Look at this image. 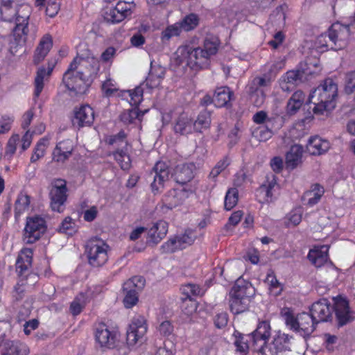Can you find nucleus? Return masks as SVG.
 <instances>
[{"label":"nucleus","mask_w":355,"mask_h":355,"mask_svg":"<svg viewBox=\"0 0 355 355\" xmlns=\"http://www.w3.org/2000/svg\"><path fill=\"white\" fill-rule=\"evenodd\" d=\"M88 61L81 57H76L70 64L68 69L64 73L62 82L65 87L75 94H83L87 90L89 83V78L97 73L99 69V62L96 59H92L91 69L84 71L82 67H87Z\"/></svg>","instance_id":"nucleus-1"},{"label":"nucleus","mask_w":355,"mask_h":355,"mask_svg":"<svg viewBox=\"0 0 355 355\" xmlns=\"http://www.w3.org/2000/svg\"><path fill=\"white\" fill-rule=\"evenodd\" d=\"M338 94L337 85L332 79L328 78L324 83L315 88L309 95V102L313 106L315 114H324L336 107V98ZM311 108V107H310Z\"/></svg>","instance_id":"nucleus-2"},{"label":"nucleus","mask_w":355,"mask_h":355,"mask_svg":"<svg viewBox=\"0 0 355 355\" xmlns=\"http://www.w3.org/2000/svg\"><path fill=\"white\" fill-rule=\"evenodd\" d=\"M12 0H2L1 15L6 21H15V27L13 30L14 36L19 42H25L28 33V19L30 8L27 5L21 6L19 10L12 6Z\"/></svg>","instance_id":"nucleus-3"},{"label":"nucleus","mask_w":355,"mask_h":355,"mask_svg":"<svg viewBox=\"0 0 355 355\" xmlns=\"http://www.w3.org/2000/svg\"><path fill=\"white\" fill-rule=\"evenodd\" d=\"M350 35L349 26L340 23L333 24L327 33L320 35L315 46L321 52L329 49L337 51L344 48Z\"/></svg>","instance_id":"nucleus-4"},{"label":"nucleus","mask_w":355,"mask_h":355,"mask_svg":"<svg viewBox=\"0 0 355 355\" xmlns=\"http://www.w3.org/2000/svg\"><path fill=\"white\" fill-rule=\"evenodd\" d=\"M175 60L178 64H185L193 70L207 68L210 60L201 47L191 45L180 46L175 52Z\"/></svg>","instance_id":"nucleus-5"},{"label":"nucleus","mask_w":355,"mask_h":355,"mask_svg":"<svg viewBox=\"0 0 355 355\" xmlns=\"http://www.w3.org/2000/svg\"><path fill=\"white\" fill-rule=\"evenodd\" d=\"M128 92L130 96V105L135 107L125 110L119 116L120 121L125 125L136 123L137 121H141L144 114L147 112L146 110L141 112L137 107L143 100V88L138 86L133 90H129Z\"/></svg>","instance_id":"nucleus-6"},{"label":"nucleus","mask_w":355,"mask_h":355,"mask_svg":"<svg viewBox=\"0 0 355 355\" xmlns=\"http://www.w3.org/2000/svg\"><path fill=\"white\" fill-rule=\"evenodd\" d=\"M49 189V197L51 209L59 213L62 212L68 197L66 180L61 178L53 180Z\"/></svg>","instance_id":"nucleus-7"},{"label":"nucleus","mask_w":355,"mask_h":355,"mask_svg":"<svg viewBox=\"0 0 355 355\" xmlns=\"http://www.w3.org/2000/svg\"><path fill=\"white\" fill-rule=\"evenodd\" d=\"M108 248L102 240L94 239L89 241L85 250L89 263L93 267L103 266L108 259Z\"/></svg>","instance_id":"nucleus-8"},{"label":"nucleus","mask_w":355,"mask_h":355,"mask_svg":"<svg viewBox=\"0 0 355 355\" xmlns=\"http://www.w3.org/2000/svg\"><path fill=\"white\" fill-rule=\"evenodd\" d=\"M145 283L146 280L142 276H135L123 284V304L125 308H132L137 303L138 294L144 288Z\"/></svg>","instance_id":"nucleus-9"},{"label":"nucleus","mask_w":355,"mask_h":355,"mask_svg":"<svg viewBox=\"0 0 355 355\" xmlns=\"http://www.w3.org/2000/svg\"><path fill=\"white\" fill-rule=\"evenodd\" d=\"M46 229L44 219L35 216L27 218L26 227L24 231V241L31 244L39 240Z\"/></svg>","instance_id":"nucleus-10"},{"label":"nucleus","mask_w":355,"mask_h":355,"mask_svg":"<svg viewBox=\"0 0 355 355\" xmlns=\"http://www.w3.org/2000/svg\"><path fill=\"white\" fill-rule=\"evenodd\" d=\"M196 236L191 231H186L184 234L177 235L169 239L160 248L162 253H173L191 245L195 241Z\"/></svg>","instance_id":"nucleus-11"},{"label":"nucleus","mask_w":355,"mask_h":355,"mask_svg":"<svg viewBox=\"0 0 355 355\" xmlns=\"http://www.w3.org/2000/svg\"><path fill=\"white\" fill-rule=\"evenodd\" d=\"M333 311L338 327H343L355 319L354 312L350 309L349 302L346 299L342 297L335 299Z\"/></svg>","instance_id":"nucleus-12"},{"label":"nucleus","mask_w":355,"mask_h":355,"mask_svg":"<svg viewBox=\"0 0 355 355\" xmlns=\"http://www.w3.org/2000/svg\"><path fill=\"white\" fill-rule=\"evenodd\" d=\"M171 172L168 165L163 162H157L151 175H153V181L150 184L152 191L156 194L160 193L164 188V182L168 180Z\"/></svg>","instance_id":"nucleus-13"},{"label":"nucleus","mask_w":355,"mask_h":355,"mask_svg":"<svg viewBox=\"0 0 355 355\" xmlns=\"http://www.w3.org/2000/svg\"><path fill=\"white\" fill-rule=\"evenodd\" d=\"M147 331V325L144 317L139 315L134 318L127 331L126 340L130 346L135 345L141 340Z\"/></svg>","instance_id":"nucleus-14"},{"label":"nucleus","mask_w":355,"mask_h":355,"mask_svg":"<svg viewBox=\"0 0 355 355\" xmlns=\"http://www.w3.org/2000/svg\"><path fill=\"white\" fill-rule=\"evenodd\" d=\"M309 311L318 323L331 321L332 319L333 306L326 298L320 299L313 303Z\"/></svg>","instance_id":"nucleus-15"},{"label":"nucleus","mask_w":355,"mask_h":355,"mask_svg":"<svg viewBox=\"0 0 355 355\" xmlns=\"http://www.w3.org/2000/svg\"><path fill=\"white\" fill-rule=\"evenodd\" d=\"M117 332L110 330L105 323H100L95 329V340L101 347L112 349L115 347Z\"/></svg>","instance_id":"nucleus-16"},{"label":"nucleus","mask_w":355,"mask_h":355,"mask_svg":"<svg viewBox=\"0 0 355 355\" xmlns=\"http://www.w3.org/2000/svg\"><path fill=\"white\" fill-rule=\"evenodd\" d=\"M73 118L72 123L78 128L90 126L94 120V111L88 105H81L76 107L73 110Z\"/></svg>","instance_id":"nucleus-17"},{"label":"nucleus","mask_w":355,"mask_h":355,"mask_svg":"<svg viewBox=\"0 0 355 355\" xmlns=\"http://www.w3.org/2000/svg\"><path fill=\"white\" fill-rule=\"evenodd\" d=\"M270 325L268 322L261 321L258 324L257 329L251 334L254 345L259 341L263 342L259 349H254L259 354L262 355L265 354V347L270 337Z\"/></svg>","instance_id":"nucleus-18"},{"label":"nucleus","mask_w":355,"mask_h":355,"mask_svg":"<svg viewBox=\"0 0 355 355\" xmlns=\"http://www.w3.org/2000/svg\"><path fill=\"white\" fill-rule=\"evenodd\" d=\"M293 337L288 334L279 331L273 338L269 345V351L271 355L279 354L290 350L291 340Z\"/></svg>","instance_id":"nucleus-19"},{"label":"nucleus","mask_w":355,"mask_h":355,"mask_svg":"<svg viewBox=\"0 0 355 355\" xmlns=\"http://www.w3.org/2000/svg\"><path fill=\"white\" fill-rule=\"evenodd\" d=\"M173 130L176 134L188 135L195 132L193 119L187 113L182 112L175 119Z\"/></svg>","instance_id":"nucleus-20"},{"label":"nucleus","mask_w":355,"mask_h":355,"mask_svg":"<svg viewBox=\"0 0 355 355\" xmlns=\"http://www.w3.org/2000/svg\"><path fill=\"white\" fill-rule=\"evenodd\" d=\"M195 168L193 163L179 164L174 168L172 176L177 183L185 184L193 178Z\"/></svg>","instance_id":"nucleus-21"},{"label":"nucleus","mask_w":355,"mask_h":355,"mask_svg":"<svg viewBox=\"0 0 355 355\" xmlns=\"http://www.w3.org/2000/svg\"><path fill=\"white\" fill-rule=\"evenodd\" d=\"M306 150L311 155H320L328 151L329 142L318 136L311 137L306 144Z\"/></svg>","instance_id":"nucleus-22"},{"label":"nucleus","mask_w":355,"mask_h":355,"mask_svg":"<svg viewBox=\"0 0 355 355\" xmlns=\"http://www.w3.org/2000/svg\"><path fill=\"white\" fill-rule=\"evenodd\" d=\"M33 250L25 248L21 251L16 262V271L19 276L24 277L28 273L32 264Z\"/></svg>","instance_id":"nucleus-23"},{"label":"nucleus","mask_w":355,"mask_h":355,"mask_svg":"<svg viewBox=\"0 0 355 355\" xmlns=\"http://www.w3.org/2000/svg\"><path fill=\"white\" fill-rule=\"evenodd\" d=\"M168 232V223L164 220L155 223L148 231V243L156 245L165 237Z\"/></svg>","instance_id":"nucleus-24"},{"label":"nucleus","mask_w":355,"mask_h":355,"mask_svg":"<svg viewBox=\"0 0 355 355\" xmlns=\"http://www.w3.org/2000/svg\"><path fill=\"white\" fill-rule=\"evenodd\" d=\"M254 293V289L251 283L239 278L235 282V284L231 291L230 296H236L239 297L248 298L252 296Z\"/></svg>","instance_id":"nucleus-25"},{"label":"nucleus","mask_w":355,"mask_h":355,"mask_svg":"<svg viewBox=\"0 0 355 355\" xmlns=\"http://www.w3.org/2000/svg\"><path fill=\"white\" fill-rule=\"evenodd\" d=\"M184 193L182 190L171 189L162 198V209H172L181 205L184 199Z\"/></svg>","instance_id":"nucleus-26"},{"label":"nucleus","mask_w":355,"mask_h":355,"mask_svg":"<svg viewBox=\"0 0 355 355\" xmlns=\"http://www.w3.org/2000/svg\"><path fill=\"white\" fill-rule=\"evenodd\" d=\"M165 73V68L159 64H153L151 62L150 69L145 81L146 86L151 89L158 87L164 79Z\"/></svg>","instance_id":"nucleus-27"},{"label":"nucleus","mask_w":355,"mask_h":355,"mask_svg":"<svg viewBox=\"0 0 355 355\" xmlns=\"http://www.w3.org/2000/svg\"><path fill=\"white\" fill-rule=\"evenodd\" d=\"M279 187L277 183V178L272 175V180L268 181V184L261 185L258 189V192L264 195L263 202H272L277 198L279 194ZM261 202V201H260Z\"/></svg>","instance_id":"nucleus-28"},{"label":"nucleus","mask_w":355,"mask_h":355,"mask_svg":"<svg viewBox=\"0 0 355 355\" xmlns=\"http://www.w3.org/2000/svg\"><path fill=\"white\" fill-rule=\"evenodd\" d=\"M303 147L301 145L292 146L286 155V166L289 170H293L302 163Z\"/></svg>","instance_id":"nucleus-29"},{"label":"nucleus","mask_w":355,"mask_h":355,"mask_svg":"<svg viewBox=\"0 0 355 355\" xmlns=\"http://www.w3.org/2000/svg\"><path fill=\"white\" fill-rule=\"evenodd\" d=\"M318 324L311 313L309 314L304 312L298 315V331H302L304 336L311 335Z\"/></svg>","instance_id":"nucleus-30"},{"label":"nucleus","mask_w":355,"mask_h":355,"mask_svg":"<svg viewBox=\"0 0 355 355\" xmlns=\"http://www.w3.org/2000/svg\"><path fill=\"white\" fill-rule=\"evenodd\" d=\"M53 46L52 37L50 35H45L40 40L37 49H35L33 61L37 64L42 62L48 54Z\"/></svg>","instance_id":"nucleus-31"},{"label":"nucleus","mask_w":355,"mask_h":355,"mask_svg":"<svg viewBox=\"0 0 355 355\" xmlns=\"http://www.w3.org/2000/svg\"><path fill=\"white\" fill-rule=\"evenodd\" d=\"M309 260L317 268L323 266L328 260V248L322 245L320 248L311 249L307 256Z\"/></svg>","instance_id":"nucleus-32"},{"label":"nucleus","mask_w":355,"mask_h":355,"mask_svg":"<svg viewBox=\"0 0 355 355\" xmlns=\"http://www.w3.org/2000/svg\"><path fill=\"white\" fill-rule=\"evenodd\" d=\"M29 348L28 346L19 341H7L4 344L3 355H28Z\"/></svg>","instance_id":"nucleus-33"},{"label":"nucleus","mask_w":355,"mask_h":355,"mask_svg":"<svg viewBox=\"0 0 355 355\" xmlns=\"http://www.w3.org/2000/svg\"><path fill=\"white\" fill-rule=\"evenodd\" d=\"M54 65H49L48 69L41 67L38 69L35 78V92L34 95L38 98L44 88V81L47 79L51 74Z\"/></svg>","instance_id":"nucleus-34"},{"label":"nucleus","mask_w":355,"mask_h":355,"mask_svg":"<svg viewBox=\"0 0 355 355\" xmlns=\"http://www.w3.org/2000/svg\"><path fill=\"white\" fill-rule=\"evenodd\" d=\"M279 121L282 123V118L277 116L275 118H270L266 121V125L260 126L256 130L257 136L261 141H266L270 139L273 135L272 129L275 128L274 123ZM279 125H281L279 123Z\"/></svg>","instance_id":"nucleus-35"},{"label":"nucleus","mask_w":355,"mask_h":355,"mask_svg":"<svg viewBox=\"0 0 355 355\" xmlns=\"http://www.w3.org/2000/svg\"><path fill=\"white\" fill-rule=\"evenodd\" d=\"M272 78L268 73L263 74L262 76L254 77L251 82L247 85V89L251 92L264 91V88L271 85Z\"/></svg>","instance_id":"nucleus-36"},{"label":"nucleus","mask_w":355,"mask_h":355,"mask_svg":"<svg viewBox=\"0 0 355 355\" xmlns=\"http://www.w3.org/2000/svg\"><path fill=\"white\" fill-rule=\"evenodd\" d=\"M324 193V188L319 184H315L310 190L304 193L302 200L306 201L309 206H313L320 201Z\"/></svg>","instance_id":"nucleus-37"},{"label":"nucleus","mask_w":355,"mask_h":355,"mask_svg":"<svg viewBox=\"0 0 355 355\" xmlns=\"http://www.w3.org/2000/svg\"><path fill=\"white\" fill-rule=\"evenodd\" d=\"M304 71L302 69H294L287 71L285 75L283 76L284 81L286 85H291L292 86H296L303 82V78L304 77ZM282 89L284 90H288V86L282 85Z\"/></svg>","instance_id":"nucleus-38"},{"label":"nucleus","mask_w":355,"mask_h":355,"mask_svg":"<svg viewBox=\"0 0 355 355\" xmlns=\"http://www.w3.org/2000/svg\"><path fill=\"white\" fill-rule=\"evenodd\" d=\"M233 93L228 87L217 88L214 96V103L216 107H222L227 105Z\"/></svg>","instance_id":"nucleus-39"},{"label":"nucleus","mask_w":355,"mask_h":355,"mask_svg":"<svg viewBox=\"0 0 355 355\" xmlns=\"http://www.w3.org/2000/svg\"><path fill=\"white\" fill-rule=\"evenodd\" d=\"M220 44V42L217 36L208 35L204 40L202 49L210 60V58L218 52Z\"/></svg>","instance_id":"nucleus-40"},{"label":"nucleus","mask_w":355,"mask_h":355,"mask_svg":"<svg viewBox=\"0 0 355 355\" xmlns=\"http://www.w3.org/2000/svg\"><path fill=\"white\" fill-rule=\"evenodd\" d=\"M211 113L207 110L200 112L196 119L193 120L194 130L196 132H202L203 130H207L211 125Z\"/></svg>","instance_id":"nucleus-41"},{"label":"nucleus","mask_w":355,"mask_h":355,"mask_svg":"<svg viewBox=\"0 0 355 355\" xmlns=\"http://www.w3.org/2000/svg\"><path fill=\"white\" fill-rule=\"evenodd\" d=\"M182 293L186 296V298H188L189 301L191 302V310L188 311L187 314L191 313L193 311L196 310L195 304L191 302V297L198 296L202 295L203 292L200 286L195 284H187L183 285L180 288Z\"/></svg>","instance_id":"nucleus-42"},{"label":"nucleus","mask_w":355,"mask_h":355,"mask_svg":"<svg viewBox=\"0 0 355 355\" xmlns=\"http://www.w3.org/2000/svg\"><path fill=\"white\" fill-rule=\"evenodd\" d=\"M230 308L234 314H239L245 311L248 306L250 300L248 298L230 296Z\"/></svg>","instance_id":"nucleus-43"},{"label":"nucleus","mask_w":355,"mask_h":355,"mask_svg":"<svg viewBox=\"0 0 355 355\" xmlns=\"http://www.w3.org/2000/svg\"><path fill=\"white\" fill-rule=\"evenodd\" d=\"M30 205V196L26 193L20 192L15 204V216H19L21 213L28 209Z\"/></svg>","instance_id":"nucleus-44"},{"label":"nucleus","mask_w":355,"mask_h":355,"mask_svg":"<svg viewBox=\"0 0 355 355\" xmlns=\"http://www.w3.org/2000/svg\"><path fill=\"white\" fill-rule=\"evenodd\" d=\"M281 315L291 329L298 331V316L295 318L291 309L286 307L282 309Z\"/></svg>","instance_id":"nucleus-45"},{"label":"nucleus","mask_w":355,"mask_h":355,"mask_svg":"<svg viewBox=\"0 0 355 355\" xmlns=\"http://www.w3.org/2000/svg\"><path fill=\"white\" fill-rule=\"evenodd\" d=\"M199 21V17L196 14L191 13L186 15L179 24L183 31H190L198 26Z\"/></svg>","instance_id":"nucleus-46"},{"label":"nucleus","mask_w":355,"mask_h":355,"mask_svg":"<svg viewBox=\"0 0 355 355\" xmlns=\"http://www.w3.org/2000/svg\"><path fill=\"white\" fill-rule=\"evenodd\" d=\"M234 336H235L234 344L236 347V352L241 353V355L247 354L249 346L248 340L245 339V336L239 331H235Z\"/></svg>","instance_id":"nucleus-47"},{"label":"nucleus","mask_w":355,"mask_h":355,"mask_svg":"<svg viewBox=\"0 0 355 355\" xmlns=\"http://www.w3.org/2000/svg\"><path fill=\"white\" fill-rule=\"evenodd\" d=\"M47 144L48 139L46 138H42L37 142L34 148L33 154L31 157V162L32 163L36 162L38 159L44 156Z\"/></svg>","instance_id":"nucleus-48"},{"label":"nucleus","mask_w":355,"mask_h":355,"mask_svg":"<svg viewBox=\"0 0 355 355\" xmlns=\"http://www.w3.org/2000/svg\"><path fill=\"white\" fill-rule=\"evenodd\" d=\"M239 200V191L236 188L230 189L227 193L225 198L224 206L225 209L227 210H231L234 208Z\"/></svg>","instance_id":"nucleus-49"},{"label":"nucleus","mask_w":355,"mask_h":355,"mask_svg":"<svg viewBox=\"0 0 355 355\" xmlns=\"http://www.w3.org/2000/svg\"><path fill=\"white\" fill-rule=\"evenodd\" d=\"M114 157L116 161L120 164L123 170H127L130 166V159L124 149H118L114 153Z\"/></svg>","instance_id":"nucleus-50"},{"label":"nucleus","mask_w":355,"mask_h":355,"mask_svg":"<svg viewBox=\"0 0 355 355\" xmlns=\"http://www.w3.org/2000/svg\"><path fill=\"white\" fill-rule=\"evenodd\" d=\"M182 29L179 23H175L173 25L168 26L162 33V40L164 42L169 41V40L174 36L180 35Z\"/></svg>","instance_id":"nucleus-51"},{"label":"nucleus","mask_w":355,"mask_h":355,"mask_svg":"<svg viewBox=\"0 0 355 355\" xmlns=\"http://www.w3.org/2000/svg\"><path fill=\"white\" fill-rule=\"evenodd\" d=\"M104 19L108 23L116 24L122 21L125 18L124 15L119 13L114 7L110 8L105 12Z\"/></svg>","instance_id":"nucleus-52"},{"label":"nucleus","mask_w":355,"mask_h":355,"mask_svg":"<svg viewBox=\"0 0 355 355\" xmlns=\"http://www.w3.org/2000/svg\"><path fill=\"white\" fill-rule=\"evenodd\" d=\"M59 232L73 235L76 232V223L69 216L66 217L59 227Z\"/></svg>","instance_id":"nucleus-53"},{"label":"nucleus","mask_w":355,"mask_h":355,"mask_svg":"<svg viewBox=\"0 0 355 355\" xmlns=\"http://www.w3.org/2000/svg\"><path fill=\"white\" fill-rule=\"evenodd\" d=\"M355 91V70L345 74V92L351 94Z\"/></svg>","instance_id":"nucleus-54"},{"label":"nucleus","mask_w":355,"mask_h":355,"mask_svg":"<svg viewBox=\"0 0 355 355\" xmlns=\"http://www.w3.org/2000/svg\"><path fill=\"white\" fill-rule=\"evenodd\" d=\"M247 92L249 94L251 101L256 107H261L265 102L266 94L264 91L251 92L247 89Z\"/></svg>","instance_id":"nucleus-55"},{"label":"nucleus","mask_w":355,"mask_h":355,"mask_svg":"<svg viewBox=\"0 0 355 355\" xmlns=\"http://www.w3.org/2000/svg\"><path fill=\"white\" fill-rule=\"evenodd\" d=\"M60 2L58 0H49L46 6V14L50 17H55L60 10Z\"/></svg>","instance_id":"nucleus-56"},{"label":"nucleus","mask_w":355,"mask_h":355,"mask_svg":"<svg viewBox=\"0 0 355 355\" xmlns=\"http://www.w3.org/2000/svg\"><path fill=\"white\" fill-rule=\"evenodd\" d=\"M216 327L222 329L226 327L228 322V314L226 312H220L216 315L214 319Z\"/></svg>","instance_id":"nucleus-57"},{"label":"nucleus","mask_w":355,"mask_h":355,"mask_svg":"<svg viewBox=\"0 0 355 355\" xmlns=\"http://www.w3.org/2000/svg\"><path fill=\"white\" fill-rule=\"evenodd\" d=\"M131 7L132 5L130 3L125 1H119L114 8L119 13L124 15V18H126L132 14Z\"/></svg>","instance_id":"nucleus-58"},{"label":"nucleus","mask_w":355,"mask_h":355,"mask_svg":"<svg viewBox=\"0 0 355 355\" xmlns=\"http://www.w3.org/2000/svg\"><path fill=\"white\" fill-rule=\"evenodd\" d=\"M25 286L26 285L23 279H20V281L15 285L13 294V297L15 300L19 301L22 300L26 291Z\"/></svg>","instance_id":"nucleus-59"},{"label":"nucleus","mask_w":355,"mask_h":355,"mask_svg":"<svg viewBox=\"0 0 355 355\" xmlns=\"http://www.w3.org/2000/svg\"><path fill=\"white\" fill-rule=\"evenodd\" d=\"M73 146L71 145V141L69 140L62 141L59 142L56 145V153H59V152H62L65 153L72 154Z\"/></svg>","instance_id":"nucleus-60"},{"label":"nucleus","mask_w":355,"mask_h":355,"mask_svg":"<svg viewBox=\"0 0 355 355\" xmlns=\"http://www.w3.org/2000/svg\"><path fill=\"white\" fill-rule=\"evenodd\" d=\"M19 139V135H14L11 137L7 144L6 149V155L10 157L12 156L16 150L17 141Z\"/></svg>","instance_id":"nucleus-61"},{"label":"nucleus","mask_w":355,"mask_h":355,"mask_svg":"<svg viewBox=\"0 0 355 355\" xmlns=\"http://www.w3.org/2000/svg\"><path fill=\"white\" fill-rule=\"evenodd\" d=\"M126 134L123 130H121L118 134L111 137L109 139V144L111 145L118 144L120 145L123 143L127 145V141H125Z\"/></svg>","instance_id":"nucleus-62"},{"label":"nucleus","mask_w":355,"mask_h":355,"mask_svg":"<svg viewBox=\"0 0 355 355\" xmlns=\"http://www.w3.org/2000/svg\"><path fill=\"white\" fill-rule=\"evenodd\" d=\"M159 331L161 334L164 336H167L172 334L173 331V327L169 321L166 320L160 324L159 327Z\"/></svg>","instance_id":"nucleus-63"},{"label":"nucleus","mask_w":355,"mask_h":355,"mask_svg":"<svg viewBox=\"0 0 355 355\" xmlns=\"http://www.w3.org/2000/svg\"><path fill=\"white\" fill-rule=\"evenodd\" d=\"M12 119L8 116H3L0 120V134H4L11 128Z\"/></svg>","instance_id":"nucleus-64"}]
</instances>
